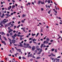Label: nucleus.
I'll use <instances>...</instances> for the list:
<instances>
[{
  "mask_svg": "<svg viewBox=\"0 0 62 62\" xmlns=\"http://www.w3.org/2000/svg\"><path fill=\"white\" fill-rule=\"evenodd\" d=\"M16 40H15L13 39L12 40V42L13 44H14V43H15L16 42Z\"/></svg>",
  "mask_w": 62,
  "mask_h": 62,
  "instance_id": "obj_1",
  "label": "nucleus"
},
{
  "mask_svg": "<svg viewBox=\"0 0 62 62\" xmlns=\"http://www.w3.org/2000/svg\"><path fill=\"white\" fill-rule=\"evenodd\" d=\"M36 49V47L34 46H33L32 47V51H34L35 49Z\"/></svg>",
  "mask_w": 62,
  "mask_h": 62,
  "instance_id": "obj_2",
  "label": "nucleus"
},
{
  "mask_svg": "<svg viewBox=\"0 0 62 62\" xmlns=\"http://www.w3.org/2000/svg\"><path fill=\"white\" fill-rule=\"evenodd\" d=\"M1 42L3 43V44L4 43V44L5 45V46L6 45V44L5 43V41H1Z\"/></svg>",
  "mask_w": 62,
  "mask_h": 62,
  "instance_id": "obj_3",
  "label": "nucleus"
},
{
  "mask_svg": "<svg viewBox=\"0 0 62 62\" xmlns=\"http://www.w3.org/2000/svg\"><path fill=\"white\" fill-rule=\"evenodd\" d=\"M48 43V42L47 41H44V44H47Z\"/></svg>",
  "mask_w": 62,
  "mask_h": 62,
  "instance_id": "obj_4",
  "label": "nucleus"
},
{
  "mask_svg": "<svg viewBox=\"0 0 62 62\" xmlns=\"http://www.w3.org/2000/svg\"><path fill=\"white\" fill-rule=\"evenodd\" d=\"M16 50L17 51H19V52H21V49H17V48H16Z\"/></svg>",
  "mask_w": 62,
  "mask_h": 62,
  "instance_id": "obj_5",
  "label": "nucleus"
},
{
  "mask_svg": "<svg viewBox=\"0 0 62 62\" xmlns=\"http://www.w3.org/2000/svg\"><path fill=\"white\" fill-rule=\"evenodd\" d=\"M46 41H49V39L48 37H47V38H46Z\"/></svg>",
  "mask_w": 62,
  "mask_h": 62,
  "instance_id": "obj_6",
  "label": "nucleus"
},
{
  "mask_svg": "<svg viewBox=\"0 0 62 62\" xmlns=\"http://www.w3.org/2000/svg\"><path fill=\"white\" fill-rule=\"evenodd\" d=\"M1 35H5V34L3 32H1Z\"/></svg>",
  "mask_w": 62,
  "mask_h": 62,
  "instance_id": "obj_7",
  "label": "nucleus"
},
{
  "mask_svg": "<svg viewBox=\"0 0 62 62\" xmlns=\"http://www.w3.org/2000/svg\"><path fill=\"white\" fill-rule=\"evenodd\" d=\"M26 16V14H23L22 15V17H24L25 16Z\"/></svg>",
  "mask_w": 62,
  "mask_h": 62,
  "instance_id": "obj_8",
  "label": "nucleus"
},
{
  "mask_svg": "<svg viewBox=\"0 0 62 62\" xmlns=\"http://www.w3.org/2000/svg\"><path fill=\"white\" fill-rule=\"evenodd\" d=\"M43 46V44H42L41 46H40V48H42Z\"/></svg>",
  "mask_w": 62,
  "mask_h": 62,
  "instance_id": "obj_9",
  "label": "nucleus"
},
{
  "mask_svg": "<svg viewBox=\"0 0 62 62\" xmlns=\"http://www.w3.org/2000/svg\"><path fill=\"white\" fill-rule=\"evenodd\" d=\"M9 15V14H8L7 13L5 15V16H6L7 17L8 16V17Z\"/></svg>",
  "mask_w": 62,
  "mask_h": 62,
  "instance_id": "obj_10",
  "label": "nucleus"
},
{
  "mask_svg": "<svg viewBox=\"0 0 62 62\" xmlns=\"http://www.w3.org/2000/svg\"><path fill=\"white\" fill-rule=\"evenodd\" d=\"M55 50V49L54 48H52L51 50V51L52 52H53Z\"/></svg>",
  "mask_w": 62,
  "mask_h": 62,
  "instance_id": "obj_11",
  "label": "nucleus"
},
{
  "mask_svg": "<svg viewBox=\"0 0 62 62\" xmlns=\"http://www.w3.org/2000/svg\"><path fill=\"white\" fill-rule=\"evenodd\" d=\"M41 53V52L39 51L38 52V53H37V54H38L40 55V54Z\"/></svg>",
  "mask_w": 62,
  "mask_h": 62,
  "instance_id": "obj_12",
  "label": "nucleus"
},
{
  "mask_svg": "<svg viewBox=\"0 0 62 62\" xmlns=\"http://www.w3.org/2000/svg\"><path fill=\"white\" fill-rule=\"evenodd\" d=\"M41 59V57H37V58H36V59Z\"/></svg>",
  "mask_w": 62,
  "mask_h": 62,
  "instance_id": "obj_13",
  "label": "nucleus"
},
{
  "mask_svg": "<svg viewBox=\"0 0 62 62\" xmlns=\"http://www.w3.org/2000/svg\"><path fill=\"white\" fill-rule=\"evenodd\" d=\"M39 48V46L38 45L36 46V49H38Z\"/></svg>",
  "mask_w": 62,
  "mask_h": 62,
  "instance_id": "obj_14",
  "label": "nucleus"
},
{
  "mask_svg": "<svg viewBox=\"0 0 62 62\" xmlns=\"http://www.w3.org/2000/svg\"><path fill=\"white\" fill-rule=\"evenodd\" d=\"M41 3V2L40 1H38V4L39 5L40 4V3Z\"/></svg>",
  "mask_w": 62,
  "mask_h": 62,
  "instance_id": "obj_15",
  "label": "nucleus"
},
{
  "mask_svg": "<svg viewBox=\"0 0 62 62\" xmlns=\"http://www.w3.org/2000/svg\"><path fill=\"white\" fill-rule=\"evenodd\" d=\"M39 34V33H37V34H36V37H38Z\"/></svg>",
  "mask_w": 62,
  "mask_h": 62,
  "instance_id": "obj_16",
  "label": "nucleus"
},
{
  "mask_svg": "<svg viewBox=\"0 0 62 62\" xmlns=\"http://www.w3.org/2000/svg\"><path fill=\"white\" fill-rule=\"evenodd\" d=\"M22 59H23V60H24V59H26L24 56L22 57Z\"/></svg>",
  "mask_w": 62,
  "mask_h": 62,
  "instance_id": "obj_17",
  "label": "nucleus"
},
{
  "mask_svg": "<svg viewBox=\"0 0 62 62\" xmlns=\"http://www.w3.org/2000/svg\"><path fill=\"white\" fill-rule=\"evenodd\" d=\"M3 23H4V22H3V21H1L0 24H2Z\"/></svg>",
  "mask_w": 62,
  "mask_h": 62,
  "instance_id": "obj_18",
  "label": "nucleus"
},
{
  "mask_svg": "<svg viewBox=\"0 0 62 62\" xmlns=\"http://www.w3.org/2000/svg\"><path fill=\"white\" fill-rule=\"evenodd\" d=\"M43 51V50L42 49H40V51L41 52H42Z\"/></svg>",
  "mask_w": 62,
  "mask_h": 62,
  "instance_id": "obj_19",
  "label": "nucleus"
},
{
  "mask_svg": "<svg viewBox=\"0 0 62 62\" xmlns=\"http://www.w3.org/2000/svg\"><path fill=\"white\" fill-rule=\"evenodd\" d=\"M17 36V34L16 33H15V35H14V37H16Z\"/></svg>",
  "mask_w": 62,
  "mask_h": 62,
  "instance_id": "obj_20",
  "label": "nucleus"
},
{
  "mask_svg": "<svg viewBox=\"0 0 62 62\" xmlns=\"http://www.w3.org/2000/svg\"><path fill=\"white\" fill-rule=\"evenodd\" d=\"M11 23H12V22H11L10 23H8V25H10Z\"/></svg>",
  "mask_w": 62,
  "mask_h": 62,
  "instance_id": "obj_21",
  "label": "nucleus"
},
{
  "mask_svg": "<svg viewBox=\"0 0 62 62\" xmlns=\"http://www.w3.org/2000/svg\"><path fill=\"white\" fill-rule=\"evenodd\" d=\"M12 37L13 39H15V37H14L13 36H12Z\"/></svg>",
  "mask_w": 62,
  "mask_h": 62,
  "instance_id": "obj_22",
  "label": "nucleus"
},
{
  "mask_svg": "<svg viewBox=\"0 0 62 62\" xmlns=\"http://www.w3.org/2000/svg\"><path fill=\"white\" fill-rule=\"evenodd\" d=\"M0 25H1V27H4V26L2 24H0Z\"/></svg>",
  "mask_w": 62,
  "mask_h": 62,
  "instance_id": "obj_23",
  "label": "nucleus"
},
{
  "mask_svg": "<svg viewBox=\"0 0 62 62\" xmlns=\"http://www.w3.org/2000/svg\"><path fill=\"white\" fill-rule=\"evenodd\" d=\"M23 39V38L22 37H20V40H22Z\"/></svg>",
  "mask_w": 62,
  "mask_h": 62,
  "instance_id": "obj_24",
  "label": "nucleus"
},
{
  "mask_svg": "<svg viewBox=\"0 0 62 62\" xmlns=\"http://www.w3.org/2000/svg\"><path fill=\"white\" fill-rule=\"evenodd\" d=\"M32 58H34V59L36 58L35 57H34V56L33 55H32Z\"/></svg>",
  "mask_w": 62,
  "mask_h": 62,
  "instance_id": "obj_25",
  "label": "nucleus"
},
{
  "mask_svg": "<svg viewBox=\"0 0 62 62\" xmlns=\"http://www.w3.org/2000/svg\"><path fill=\"white\" fill-rule=\"evenodd\" d=\"M51 55L52 56H55V55H54L53 53H52Z\"/></svg>",
  "mask_w": 62,
  "mask_h": 62,
  "instance_id": "obj_26",
  "label": "nucleus"
},
{
  "mask_svg": "<svg viewBox=\"0 0 62 62\" xmlns=\"http://www.w3.org/2000/svg\"><path fill=\"white\" fill-rule=\"evenodd\" d=\"M15 7V5H13V6L12 7V9H13L14 8V7Z\"/></svg>",
  "mask_w": 62,
  "mask_h": 62,
  "instance_id": "obj_27",
  "label": "nucleus"
},
{
  "mask_svg": "<svg viewBox=\"0 0 62 62\" xmlns=\"http://www.w3.org/2000/svg\"><path fill=\"white\" fill-rule=\"evenodd\" d=\"M30 45L29 44H27V45H26V46H27V47L29 46Z\"/></svg>",
  "mask_w": 62,
  "mask_h": 62,
  "instance_id": "obj_28",
  "label": "nucleus"
},
{
  "mask_svg": "<svg viewBox=\"0 0 62 62\" xmlns=\"http://www.w3.org/2000/svg\"><path fill=\"white\" fill-rule=\"evenodd\" d=\"M4 39L5 40H7V39L5 37H4Z\"/></svg>",
  "mask_w": 62,
  "mask_h": 62,
  "instance_id": "obj_29",
  "label": "nucleus"
},
{
  "mask_svg": "<svg viewBox=\"0 0 62 62\" xmlns=\"http://www.w3.org/2000/svg\"><path fill=\"white\" fill-rule=\"evenodd\" d=\"M47 2L48 3H50V1L49 0H48Z\"/></svg>",
  "mask_w": 62,
  "mask_h": 62,
  "instance_id": "obj_30",
  "label": "nucleus"
},
{
  "mask_svg": "<svg viewBox=\"0 0 62 62\" xmlns=\"http://www.w3.org/2000/svg\"><path fill=\"white\" fill-rule=\"evenodd\" d=\"M28 48H31V47L30 46H29L28 47Z\"/></svg>",
  "mask_w": 62,
  "mask_h": 62,
  "instance_id": "obj_31",
  "label": "nucleus"
},
{
  "mask_svg": "<svg viewBox=\"0 0 62 62\" xmlns=\"http://www.w3.org/2000/svg\"><path fill=\"white\" fill-rule=\"evenodd\" d=\"M54 52L55 53H57V49H55L54 50Z\"/></svg>",
  "mask_w": 62,
  "mask_h": 62,
  "instance_id": "obj_32",
  "label": "nucleus"
},
{
  "mask_svg": "<svg viewBox=\"0 0 62 62\" xmlns=\"http://www.w3.org/2000/svg\"><path fill=\"white\" fill-rule=\"evenodd\" d=\"M36 35V34H33V33H32V36H35Z\"/></svg>",
  "mask_w": 62,
  "mask_h": 62,
  "instance_id": "obj_33",
  "label": "nucleus"
},
{
  "mask_svg": "<svg viewBox=\"0 0 62 62\" xmlns=\"http://www.w3.org/2000/svg\"><path fill=\"white\" fill-rule=\"evenodd\" d=\"M10 36H12V35H13V33L12 32L10 33Z\"/></svg>",
  "mask_w": 62,
  "mask_h": 62,
  "instance_id": "obj_34",
  "label": "nucleus"
},
{
  "mask_svg": "<svg viewBox=\"0 0 62 62\" xmlns=\"http://www.w3.org/2000/svg\"><path fill=\"white\" fill-rule=\"evenodd\" d=\"M18 59H21V56H19L18 57Z\"/></svg>",
  "mask_w": 62,
  "mask_h": 62,
  "instance_id": "obj_35",
  "label": "nucleus"
},
{
  "mask_svg": "<svg viewBox=\"0 0 62 62\" xmlns=\"http://www.w3.org/2000/svg\"><path fill=\"white\" fill-rule=\"evenodd\" d=\"M11 49L12 50H13V51H14V48H12Z\"/></svg>",
  "mask_w": 62,
  "mask_h": 62,
  "instance_id": "obj_36",
  "label": "nucleus"
},
{
  "mask_svg": "<svg viewBox=\"0 0 62 62\" xmlns=\"http://www.w3.org/2000/svg\"><path fill=\"white\" fill-rule=\"evenodd\" d=\"M23 45H24V46H26V44L25 43H24V44H23Z\"/></svg>",
  "mask_w": 62,
  "mask_h": 62,
  "instance_id": "obj_37",
  "label": "nucleus"
},
{
  "mask_svg": "<svg viewBox=\"0 0 62 62\" xmlns=\"http://www.w3.org/2000/svg\"><path fill=\"white\" fill-rule=\"evenodd\" d=\"M36 49L37 50H38V51H39L40 49V48H39V49L37 48V49Z\"/></svg>",
  "mask_w": 62,
  "mask_h": 62,
  "instance_id": "obj_38",
  "label": "nucleus"
},
{
  "mask_svg": "<svg viewBox=\"0 0 62 62\" xmlns=\"http://www.w3.org/2000/svg\"><path fill=\"white\" fill-rule=\"evenodd\" d=\"M34 53H37V50H35V51H34Z\"/></svg>",
  "mask_w": 62,
  "mask_h": 62,
  "instance_id": "obj_39",
  "label": "nucleus"
},
{
  "mask_svg": "<svg viewBox=\"0 0 62 62\" xmlns=\"http://www.w3.org/2000/svg\"><path fill=\"white\" fill-rule=\"evenodd\" d=\"M19 46L21 47H23V46L22 44H21V45H19Z\"/></svg>",
  "mask_w": 62,
  "mask_h": 62,
  "instance_id": "obj_40",
  "label": "nucleus"
},
{
  "mask_svg": "<svg viewBox=\"0 0 62 62\" xmlns=\"http://www.w3.org/2000/svg\"><path fill=\"white\" fill-rule=\"evenodd\" d=\"M51 10H50V11H48V13L49 14H50V12H51Z\"/></svg>",
  "mask_w": 62,
  "mask_h": 62,
  "instance_id": "obj_41",
  "label": "nucleus"
},
{
  "mask_svg": "<svg viewBox=\"0 0 62 62\" xmlns=\"http://www.w3.org/2000/svg\"><path fill=\"white\" fill-rule=\"evenodd\" d=\"M42 29H43L42 28L41 29V32H43V31H42Z\"/></svg>",
  "mask_w": 62,
  "mask_h": 62,
  "instance_id": "obj_42",
  "label": "nucleus"
},
{
  "mask_svg": "<svg viewBox=\"0 0 62 62\" xmlns=\"http://www.w3.org/2000/svg\"><path fill=\"white\" fill-rule=\"evenodd\" d=\"M50 58H51V59L52 60H54V58H52V57H50Z\"/></svg>",
  "mask_w": 62,
  "mask_h": 62,
  "instance_id": "obj_43",
  "label": "nucleus"
},
{
  "mask_svg": "<svg viewBox=\"0 0 62 62\" xmlns=\"http://www.w3.org/2000/svg\"><path fill=\"white\" fill-rule=\"evenodd\" d=\"M8 33H10V32H11V31H10V30H8Z\"/></svg>",
  "mask_w": 62,
  "mask_h": 62,
  "instance_id": "obj_44",
  "label": "nucleus"
},
{
  "mask_svg": "<svg viewBox=\"0 0 62 62\" xmlns=\"http://www.w3.org/2000/svg\"><path fill=\"white\" fill-rule=\"evenodd\" d=\"M24 35H20V37H23Z\"/></svg>",
  "mask_w": 62,
  "mask_h": 62,
  "instance_id": "obj_45",
  "label": "nucleus"
},
{
  "mask_svg": "<svg viewBox=\"0 0 62 62\" xmlns=\"http://www.w3.org/2000/svg\"><path fill=\"white\" fill-rule=\"evenodd\" d=\"M25 28H23V31H24V32H25V31L24 29H25Z\"/></svg>",
  "mask_w": 62,
  "mask_h": 62,
  "instance_id": "obj_46",
  "label": "nucleus"
},
{
  "mask_svg": "<svg viewBox=\"0 0 62 62\" xmlns=\"http://www.w3.org/2000/svg\"><path fill=\"white\" fill-rule=\"evenodd\" d=\"M32 41H30V44H31L32 43Z\"/></svg>",
  "mask_w": 62,
  "mask_h": 62,
  "instance_id": "obj_47",
  "label": "nucleus"
},
{
  "mask_svg": "<svg viewBox=\"0 0 62 62\" xmlns=\"http://www.w3.org/2000/svg\"><path fill=\"white\" fill-rule=\"evenodd\" d=\"M54 11V12H55V13H57V10H56Z\"/></svg>",
  "mask_w": 62,
  "mask_h": 62,
  "instance_id": "obj_48",
  "label": "nucleus"
},
{
  "mask_svg": "<svg viewBox=\"0 0 62 62\" xmlns=\"http://www.w3.org/2000/svg\"><path fill=\"white\" fill-rule=\"evenodd\" d=\"M7 36H8V37H9V34H8V33L7 34Z\"/></svg>",
  "mask_w": 62,
  "mask_h": 62,
  "instance_id": "obj_49",
  "label": "nucleus"
},
{
  "mask_svg": "<svg viewBox=\"0 0 62 62\" xmlns=\"http://www.w3.org/2000/svg\"><path fill=\"white\" fill-rule=\"evenodd\" d=\"M61 57V56H58V57H57V58H60Z\"/></svg>",
  "mask_w": 62,
  "mask_h": 62,
  "instance_id": "obj_50",
  "label": "nucleus"
},
{
  "mask_svg": "<svg viewBox=\"0 0 62 62\" xmlns=\"http://www.w3.org/2000/svg\"><path fill=\"white\" fill-rule=\"evenodd\" d=\"M14 29H15V28H16V26L15 25L14 26Z\"/></svg>",
  "mask_w": 62,
  "mask_h": 62,
  "instance_id": "obj_51",
  "label": "nucleus"
},
{
  "mask_svg": "<svg viewBox=\"0 0 62 62\" xmlns=\"http://www.w3.org/2000/svg\"><path fill=\"white\" fill-rule=\"evenodd\" d=\"M41 9L42 11H43L44 10V9L43 8H41Z\"/></svg>",
  "mask_w": 62,
  "mask_h": 62,
  "instance_id": "obj_52",
  "label": "nucleus"
},
{
  "mask_svg": "<svg viewBox=\"0 0 62 62\" xmlns=\"http://www.w3.org/2000/svg\"><path fill=\"white\" fill-rule=\"evenodd\" d=\"M10 44L11 45L12 44V42H11L10 41Z\"/></svg>",
  "mask_w": 62,
  "mask_h": 62,
  "instance_id": "obj_53",
  "label": "nucleus"
},
{
  "mask_svg": "<svg viewBox=\"0 0 62 62\" xmlns=\"http://www.w3.org/2000/svg\"><path fill=\"white\" fill-rule=\"evenodd\" d=\"M46 0V1H45V3H46V2H47V0Z\"/></svg>",
  "mask_w": 62,
  "mask_h": 62,
  "instance_id": "obj_54",
  "label": "nucleus"
},
{
  "mask_svg": "<svg viewBox=\"0 0 62 62\" xmlns=\"http://www.w3.org/2000/svg\"><path fill=\"white\" fill-rule=\"evenodd\" d=\"M14 44V45L15 46H17V45L16 44Z\"/></svg>",
  "mask_w": 62,
  "mask_h": 62,
  "instance_id": "obj_55",
  "label": "nucleus"
},
{
  "mask_svg": "<svg viewBox=\"0 0 62 62\" xmlns=\"http://www.w3.org/2000/svg\"><path fill=\"white\" fill-rule=\"evenodd\" d=\"M28 4H29V5H30L31 3L30 2H29L28 3Z\"/></svg>",
  "mask_w": 62,
  "mask_h": 62,
  "instance_id": "obj_56",
  "label": "nucleus"
},
{
  "mask_svg": "<svg viewBox=\"0 0 62 62\" xmlns=\"http://www.w3.org/2000/svg\"><path fill=\"white\" fill-rule=\"evenodd\" d=\"M21 22H22V23H23L24 22V21L23 20L21 21Z\"/></svg>",
  "mask_w": 62,
  "mask_h": 62,
  "instance_id": "obj_57",
  "label": "nucleus"
},
{
  "mask_svg": "<svg viewBox=\"0 0 62 62\" xmlns=\"http://www.w3.org/2000/svg\"><path fill=\"white\" fill-rule=\"evenodd\" d=\"M13 14H14V13H11V15H13Z\"/></svg>",
  "mask_w": 62,
  "mask_h": 62,
  "instance_id": "obj_58",
  "label": "nucleus"
},
{
  "mask_svg": "<svg viewBox=\"0 0 62 62\" xmlns=\"http://www.w3.org/2000/svg\"><path fill=\"white\" fill-rule=\"evenodd\" d=\"M15 56L16 57V56L17 55V54H15Z\"/></svg>",
  "mask_w": 62,
  "mask_h": 62,
  "instance_id": "obj_59",
  "label": "nucleus"
},
{
  "mask_svg": "<svg viewBox=\"0 0 62 62\" xmlns=\"http://www.w3.org/2000/svg\"><path fill=\"white\" fill-rule=\"evenodd\" d=\"M20 21H19L18 22V24H20Z\"/></svg>",
  "mask_w": 62,
  "mask_h": 62,
  "instance_id": "obj_60",
  "label": "nucleus"
},
{
  "mask_svg": "<svg viewBox=\"0 0 62 62\" xmlns=\"http://www.w3.org/2000/svg\"><path fill=\"white\" fill-rule=\"evenodd\" d=\"M32 3V4L33 5H34V3L33 2H32V3Z\"/></svg>",
  "mask_w": 62,
  "mask_h": 62,
  "instance_id": "obj_61",
  "label": "nucleus"
},
{
  "mask_svg": "<svg viewBox=\"0 0 62 62\" xmlns=\"http://www.w3.org/2000/svg\"><path fill=\"white\" fill-rule=\"evenodd\" d=\"M16 19V18H15V17H14V18H13V19H14V20H15V19Z\"/></svg>",
  "mask_w": 62,
  "mask_h": 62,
  "instance_id": "obj_62",
  "label": "nucleus"
},
{
  "mask_svg": "<svg viewBox=\"0 0 62 62\" xmlns=\"http://www.w3.org/2000/svg\"><path fill=\"white\" fill-rule=\"evenodd\" d=\"M17 36H18V37H20V35L18 34H17Z\"/></svg>",
  "mask_w": 62,
  "mask_h": 62,
  "instance_id": "obj_63",
  "label": "nucleus"
},
{
  "mask_svg": "<svg viewBox=\"0 0 62 62\" xmlns=\"http://www.w3.org/2000/svg\"><path fill=\"white\" fill-rule=\"evenodd\" d=\"M10 8L9 7H8V10H10Z\"/></svg>",
  "mask_w": 62,
  "mask_h": 62,
  "instance_id": "obj_64",
  "label": "nucleus"
}]
</instances>
